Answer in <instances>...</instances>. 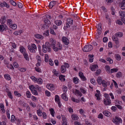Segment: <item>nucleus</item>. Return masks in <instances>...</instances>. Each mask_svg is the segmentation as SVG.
Returning <instances> with one entry per match:
<instances>
[{
    "mask_svg": "<svg viewBox=\"0 0 125 125\" xmlns=\"http://www.w3.org/2000/svg\"><path fill=\"white\" fill-rule=\"evenodd\" d=\"M29 88L32 94L35 95H37L38 94L37 91L36 90V89L39 91H40L41 90V88L38 85H36L35 87L33 85L29 86Z\"/></svg>",
    "mask_w": 125,
    "mask_h": 125,
    "instance_id": "obj_1",
    "label": "nucleus"
},
{
    "mask_svg": "<svg viewBox=\"0 0 125 125\" xmlns=\"http://www.w3.org/2000/svg\"><path fill=\"white\" fill-rule=\"evenodd\" d=\"M51 45L55 52H57L59 50H61L62 49L61 45L58 42L56 44L54 43H51Z\"/></svg>",
    "mask_w": 125,
    "mask_h": 125,
    "instance_id": "obj_2",
    "label": "nucleus"
},
{
    "mask_svg": "<svg viewBox=\"0 0 125 125\" xmlns=\"http://www.w3.org/2000/svg\"><path fill=\"white\" fill-rule=\"evenodd\" d=\"M51 44H49L48 42H46L45 43V45H42V50L44 53H46L47 51L48 52L51 51Z\"/></svg>",
    "mask_w": 125,
    "mask_h": 125,
    "instance_id": "obj_3",
    "label": "nucleus"
},
{
    "mask_svg": "<svg viewBox=\"0 0 125 125\" xmlns=\"http://www.w3.org/2000/svg\"><path fill=\"white\" fill-rule=\"evenodd\" d=\"M106 99L104 100V103L105 105H110L111 103V100L108 94H106L105 96Z\"/></svg>",
    "mask_w": 125,
    "mask_h": 125,
    "instance_id": "obj_4",
    "label": "nucleus"
},
{
    "mask_svg": "<svg viewBox=\"0 0 125 125\" xmlns=\"http://www.w3.org/2000/svg\"><path fill=\"white\" fill-rule=\"evenodd\" d=\"M93 49V47L92 45H87L85 46L83 50L84 52H86L90 51Z\"/></svg>",
    "mask_w": 125,
    "mask_h": 125,
    "instance_id": "obj_5",
    "label": "nucleus"
},
{
    "mask_svg": "<svg viewBox=\"0 0 125 125\" xmlns=\"http://www.w3.org/2000/svg\"><path fill=\"white\" fill-rule=\"evenodd\" d=\"M122 120L120 118L116 116L114 118L113 120V122L115 124L118 125L121 123Z\"/></svg>",
    "mask_w": 125,
    "mask_h": 125,
    "instance_id": "obj_6",
    "label": "nucleus"
},
{
    "mask_svg": "<svg viewBox=\"0 0 125 125\" xmlns=\"http://www.w3.org/2000/svg\"><path fill=\"white\" fill-rule=\"evenodd\" d=\"M8 29V27L5 24L0 25V30L1 32H3L4 31H6Z\"/></svg>",
    "mask_w": 125,
    "mask_h": 125,
    "instance_id": "obj_7",
    "label": "nucleus"
},
{
    "mask_svg": "<svg viewBox=\"0 0 125 125\" xmlns=\"http://www.w3.org/2000/svg\"><path fill=\"white\" fill-rule=\"evenodd\" d=\"M62 42L66 45H67L69 43V42L68 38L65 37H62Z\"/></svg>",
    "mask_w": 125,
    "mask_h": 125,
    "instance_id": "obj_8",
    "label": "nucleus"
},
{
    "mask_svg": "<svg viewBox=\"0 0 125 125\" xmlns=\"http://www.w3.org/2000/svg\"><path fill=\"white\" fill-rule=\"evenodd\" d=\"M47 87L48 89L51 90H53L54 89V86L52 84H48Z\"/></svg>",
    "mask_w": 125,
    "mask_h": 125,
    "instance_id": "obj_9",
    "label": "nucleus"
},
{
    "mask_svg": "<svg viewBox=\"0 0 125 125\" xmlns=\"http://www.w3.org/2000/svg\"><path fill=\"white\" fill-rule=\"evenodd\" d=\"M79 75L80 78L83 81H86V78L84 76L83 73L80 72L79 73Z\"/></svg>",
    "mask_w": 125,
    "mask_h": 125,
    "instance_id": "obj_10",
    "label": "nucleus"
},
{
    "mask_svg": "<svg viewBox=\"0 0 125 125\" xmlns=\"http://www.w3.org/2000/svg\"><path fill=\"white\" fill-rule=\"evenodd\" d=\"M57 2V1H51L49 4V7L50 8H52Z\"/></svg>",
    "mask_w": 125,
    "mask_h": 125,
    "instance_id": "obj_11",
    "label": "nucleus"
},
{
    "mask_svg": "<svg viewBox=\"0 0 125 125\" xmlns=\"http://www.w3.org/2000/svg\"><path fill=\"white\" fill-rule=\"evenodd\" d=\"M5 6L8 8L9 7V6L8 5L6 2H4L2 3L0 2V7L2 8Z\"/></svg>",
    "mask_w": 125,
    "mask_h": 125,
    "instance_id": "obj_12",
    "label": "nucleus"
},
{
    "mask_svg": "<svg viewBox=\"0 0 125 125\" xmlns=\"http://www.w3.org/2000/svg\"><path fill=\"white\" fill-rule=\"evenodd\" d=\"M119 6L122 9H125V0H123L120 4Z\"/></svg>",
    "mask_w": 125,
    "mask_h": 125,
    "instance_id": "obj_13",
    "label": "nucleus"
},
{
    "mask_svg": "<svg viewBox=\"0 0 125 125\" xmlns=\"http://www.w3.org/2000/svg\"><path fill=\"white\" fill-rule=\"evenodd\" d=\"M75 94L77 96L81 97L82 96V94L81 92L79 90L75 89Z\"/></svg>",
    "mask_w": 125,
    "mask_h": 125,
    "instance_id": "obj_14",
    "label": "nucleus"
},
{
    "mask_svg": "<svg viewBox=\"0 0 125 125\" xmlns=\"http://www.w3.org/2000/svg\"><path fill=\"white\" fill-rule=\"evenodd\" d=\"M96 91L97 93L95 94V96L97 98V99L98 100H100L101 99V98L100 97V92L98 90H97Z\"/></svg>",
    "mask_w": 125,
    "mask_h": 125,
    "instance_id": "obj_15",
    "label": "nucleus"
},
{
    "mask_svg": "<svg viewBox=\"0 0 125 125\" xmlns=\"http://www.w3.org/2000/svg\"><path fill=\"white\" fill-rule=\"evenodd\" d=\"M103 113L104 115L108 117H110L111 115V113L107 111H104Z\"/></svg>",
    "mask_w": 125,
    "mask_h": 125,
    "instance_id": "obj_16",
    "label": "nucleus"
},
{
    "mask_svg": "<svg viewBox=\"0 0 125 125\" xmlns=\"http://www.w3.org/2000/svg\"><path fill=\"white\" fill-rule=\"evenodd\" d=\"M103 86L104 87H107V85L108 84L109 85L110 84V82H106V81L104 80L102 81V83Z\"/></svg>",
    "mask_w": 125,
    "mask_h": 125,
    "instance_id": "obj_17",
    "label": "nucleus"
},
{
    "mask_svg": "<svg viewBox=\"0 0 125 125\" xmlns=\"http://www.w3.org/2000/svg\"><path fill=\"white\" fill-rule=\"evenodd\" d=\"M98 68V66L96 65H93L91 66L90 69L92 71H95Z\"/></svg>",
    "mask_w": 125,
    "mask_h": 125,
    "instance_id": "obj_18",
    "label": "nucleus"
},
{
    "mask_svg": "<svg viewBox=\"0 0 125 125\" xmlns=\"http://www.w3.org/2000/svg\"><path fill=\"white\" fill-rule=\"evenodd\" d=\"M6 21V18L5 16H3L1 17L0 20V23L1 24H4Z\"/></svg>",
    "mask_w": 125,
    "mask_h": 125,
    "instance_id": "obj_19",
    "label": "nucleus"
},
{
    "mask_svg": "<svg viewBox=\"0 0 125 125\" xmlns=\"http://www.w3.org/2000/svg\"><path fill=\"white\" fill-rule=\"evenodd\" d=\"M44 22L45 23V24L46 27H48L49 26V25L51 23V22L48 19H47L44 20Z\"/></svg>",
    "mask_w": 125,
    "mask_h": 125,
    "instance_id": "obj_20",
    "label": "nucleus"
},
{
    "mask_svg": "<svg viewBox=\"0 0 125 125\" xmlns=\"http://www.w3.org/2000/svg\"><path fill=\"white\" fill-rule=\"evenodd\" d=\"M28 48L31 52L33 53H35L36 52L35 50L32 48V47H31L30 45H28Z\"/></svg>",
    "mask_w": 125,
    "mask_h": 125,
    "instance_id": "obj_21",
    "label": "nucleus"
},
{
    "mask_svg": "<svg viewBox=\"0 0 125 125\" xmlns=\"http://www.w3.org/2000/svg\"><path fill=\"white\" fill-rule=\"evenodd\" d=\"M112 39L113 40L115 41V43L116 44H118L119 41H118V39L116 37H115V36H113L112 37Z\"/></svg>",
    "mask_w": 125,
    "mask_h": 125,
    "instance_id": "obj_22",
    "label": "nucleus"
},
{
    "mask_svg": "<svg viewBox=\"0 0 125 125\" xmlns=\"http://www.w3.org/2000/svg\"><path fill=\"white\" fill-rule=\"evenodd\" d=\"M115 57L118 61H119L121 59V57L118 54H116L115 55Z\"/></svg>",
    "mask_w": 125,
    "mask_h": 125,
    "instance_id": "obj_23",
    "label": "nucleus"
},
{
    "mask_svg": "<svg viewBox=\"0 0 125 125\" xmlns=\"http://www.w3.org/2000/svg\"><path fill=\"white\" fill-rule=\"evenodd\" d=\"M34 36L37 38L40 39L41 40H42L43 38V37L42 35L40 34H36L34 35Z\"/></svg>",
    "mask_w": 125,
    "mask_h": 125,
    "instance_id": "obj_24",
    "label": "nucleus"
},
{
    "mask_svg": "<svg viewBox=\"0 0 125 125\" xmlns=\"http://www.w3.org/2000/svg\"><path fill=\"white\" fill-rule=\"evenodd\" d=\"M115 35L117 37H121L122 36L123 33L121 32H118L115 34Z\"/></svg>",
    "mask_w": 125,
    "mask_h": 125,
    "instance_id": "obj_25",
    "label": "nucleus"
},
{
    "mask_svg": "<svg viewBox=\"0 0 125 125\" xmlns=\"http://www.w3.org/2000/svg\"><path fill=\"white\" fill-rule=\"evenodd\" d=\"M20 51L22 53L24 54L25 53L26 50L23 46H21L20 47Z\"/></svg>",
    "mask_w": 125,
    "mask_h": 125,
    "instance_id": "obj_26",
    "label": "nucleus"
},
{
    "mask_svg": "<svg viewBox=\"0 0 125 125\" xmlns=\"http://www.w3.org/2000/svg\"><path fill=\"white\" fill-rule=\"evenodd\" d=\"M62 97L63 99L65 101H67L68 100V98L66 96V94L65 93H64L62 94Z\"/></svg>",
    "mask_w": 125,
    "mask_h": 125,
    "instance_id": "obj_27",
    "label": "nucleus"
},
{
    "mask_svg": "<svg viewBox=\"0 0 125 125\" xmlns=\"http://www.w3.org/2000/svg\"><path fill=\"white\" fill-rule=\"evenodd\" d=\"M63 122L62 123V125H67V120L66 118L64 117H62Z\"/></svg>",
    "mask_w": 125,
    "mask_h": 125,
    "instance_id": "obj_28",
    "label": "nucleus"
},
{
    "mask_svg": "<svg viewBox=\"0 0 125 125\" xmlns=\"http://www.w3.org/2000/svg\"><path fill=\"white\" fill-rule=\"evenodd\" d=\"M61 72L63 73L66 71V67L64 65H62L61 67Z\"/></svg>",
    "mask_w": 125,
    "mask_h": 125,
    "instance_id": "obj_29",
    "label": "nucleus"
},
{
    "mask_svg": "<svg viewBox=\"0 0 125 125\" xmlns=\"http://www.w3.org/2000/svg\"><path fill=\"white\" fill-rule=\"evenodd\" d=\"M55 23L56 25L58 26H59L62 24V21L60 20H57L55 21Z\"/></svg>",
    "mask_w": 125,
    "mask_h": 125,
    "instance_id": "obj_30",
    "label": "nucleus"
},
{
    "mask_svg": "<svg viewBox=\"0 0 125 125\" xmlns=\"http://www.w3.org/2000/svg\"><path fill=\"white\" fill-rule=\"evenodd\" d=\"M73 81L75 84H77L79 83V79L77 77H74L73 78Z\"/></svg>",
    "mask_w": 125,
    "mask_h": 125,
    "instance_id": "obj_31",
    "label": "nucleus"
},
{
    "mask_svg": "<svg viewBox=\"0 0 125 125\" xmlns=\"http://www.w3.org/2000/svg\"><path fill=\"white\" fill-rule=\"evenodd\" d=\"M4 77L5 79L8 80H10L11 79L10 75L8 74H4Z\"/></svg>",
    "mask_w": 125,
    "mask_h": 125,
    "instance_id": "obj_32",
    "label": "nucleus"
},
{
    "mask_svg": "<svg viewBox=\"0 0 125 125\" xmlns=\"http://www.w3.org/2000/svg\"><path fill=\"white\" fill-rule=\"evenodd\" d=\"M65 77V76L61 75L59 76V79L62 81H64L65 80L64 78Z\"/></svg>",
    "mask_w": 125,
    "mask_h": 125,
    "instance_id": "obj_33",
    "label": "nucleus"
},
{
    "mask_svg": "<svg viewBox=\"0 0 125 125\" xmlns=\"http://www.w3.org/2000/svg\"><path fill=\"white\" fill-rule=\"evenodd\" d=\"M24 57L25 59L27 61H29V57L27 53L26 52L24 53L23 54Z\"/></svg>",
    "mask_w": 125,
    "mask_h": 125,
    "instance_id": "obj_34",
    "label": "nucleus"
},
{
    "mask_svg": "<svg viewBox=\"0 0 125 125\" xmlns=\"http://www.w3.org/2000/svg\"><path fill=\"white\" fill-rule=\"evenodd\" d=\"M72 119L74 120H77L78 119V117L75 114H73L72 116Z\"/></svg>",
    "mask_w": 125,
    "mask_h": 125,
    "instance_id": "obj_35",
    "label": "nucleus"
},
{
    "mask_svg": "<svg viewBox=\"0 0 125 125\" xmlns=\"http://www.w3.org/2000/svg\"><path fill=\"white\" fill-rule=\"evenodd\" d=\"M97 82L98 84L101 85L102 83V78L101 77H99L97 79Z\"/></svg>",
    "mask_w": 125,
    "mask_h": 125,
    "instance_id": "obj_36",
    "label": "nucleus"
},
{
    "mask_svg": "<svg viewBox=\"0 0 125 125\" xmlns=\"http://www.w3.org/2000/svg\"><path fill=\"white\" fill-rule=\"evenodd\" d=\"M67 22L68 23L70 26L72 25L73 23V20L72 19L68 18L67 20Z\"/></svg>",
    "mask_w": 125,
    "mask_h": 125,
    "instance_id": "obj_37",
    "label": "nucleus"
},
{
    "mask_svg": "<svg viewBox=\"0 0 125 125\" xmlns=\"http://www.w3.org/2000/svg\"><path fill=\"white\" fill-rule=\"evenodd\" d=\"M7 95L11 99H13V97L11 92L8 91H7Z\"/></svg>",
    "mask_w": 125,
    "mask_h": 125,
    "instance_id": "obj_38",
    "label": "nucleus"
},
{
    "mask_svg": "<svg viewBox=\"0 0 125 125\" xmlns=\"http://www.w3.org/2000/svg\"><path fill=\"white\" fill-rule=\"evenodd\" d=\"M36 81L38 84H41L42 83V80L40 78H38Z\"/></svg>",
    "mask_w": 125,
    "mask_h": 125,
    "instance_id": "obj_39",
    "label": "nucleus"
},
{
    "mask_svg": "<svg viewBox=\"0 0 125 125\" xmlns=\"http://www.w3.org/2000/svg\"><path fill=\"white\" fill-rule=\"evenodd\" d=\"M105 69L106 71L108 73H111V70H110V68L109 66L107 65L106 66H105Z\"/></svg>",
    "mask_w": 125,
    "mask_h": 125,
    "instance_id": "obj_40",
    "label": "nucleus"
},
{
    "mask_svg": "<svg viewBox=\"0 0 125 125\" xmlns=\"http://www.w3.org/2000/svg\"><path fill=\"white\" fill-rule=\"evenodd\" d=\"M26 96L28 98H31V94L29 91H26Z\"/></svg>",
    "mask_w": 125,
    "mask_h": 125,
    "instance_id": "obj_41",
    "label": "nucleus"
},
{
    "mask_svg": "<svg viewBox=\"0 0 125 125\" xmlns=\"http://www.w3.org/2000/svg\"><path fill=\"white\" fill-rule=\"evenodd\" d=\"M50 114L52 115L53 116H54V114L55 113V112L54 109L53 108H51L50 109Z\"/></svg>",
    "mask_w": 125,
    "mask_h": 125,
    "instance_id": "obj_42",
    "label": "nucleus"
},
{
    "mask_svg": "<svg viewBox=\"0 0 125 125\" xmlns=\"http://www.w3.org/2000/svg\"><path fill=\"white\" fill-rule=\"evenodd\" d=\"M10 27L12 28L13 29H16L17 27L16 25L15 24H11L9 26Z\"/></svg>",
    "mask_w": 125,
    "mask_h": 125,
    "instance_id": "obj_43",
    "label": "nucleus"
},
{
    "mask_svg": "<svg viewBox=\"0 0 125 125\" xmlns=\"http://www.w3.org/2000/svg\"><path fill=\"white\" fill-rule=\"evenodd\" d=\"M70 25L68 24V23H66L63 29L65 30L67 29L68 28H69L70 26Z\"/></svg>",
    "mask_w": 125,
    "mask_h": 125,
    "instance_id": "obj_44",
    "label": "nucleus"
},
{
    "mask_svg": "<svg viewBox=\"0 0 125 125\" xmlns=\"http://www.w3.org/2000/svg\"><path fill=\"white\" fill-rule=\"evenodd\" d=\"M49 58V57L48 55L47 54H45L44 58V60L45 62H48Z\"/></svg>",
    "mask_w": 125,
    "mask_h": 125,
    "instance_id": "obj_45",
    "label": "nucleus"
},
{
    "mask_svg": "<svg viewBox=\"0 0 125 125\" xmlns=\"http://www.w3.org/2000/svg\"><path fill=\"white\" fill-rule=\"evenodd\" d=\"M50 33L54 35H56V33L54 32L53 29L52 28H50Z\"/></svg>",
    "mask_w": 125,
    "mask_h": 125,
    "instance_id": "obj_46",
    "label": "nucleus"
},
{
    "mask_svg": "<svg viewBox=\"0 0 125 125\" xmlns=\"http://www.w3.org/2000/svg\"><path fill=\"white\" fill-rule=\"evenodd\" d=\"M55 100L56 102H57L60 101L59 98V97L58 95H55Z\"/></svg>",
    "mask_w": 125,
    "mask_h": 125,
    "instance_id": "obj_47",
    "label": "nucleus"
},
{
    "mask_svg": "<svg viewBox=\"0 0 125 125\" xmlns=\"http://www.w3.org/2000/svg\"><path fill=\"white\" fill-rule=\"evenodd\" d=\"M71 100L73 102L77 103H79L80 102L79 100L77 99H76L75 98L73 97L72 98Z\"/></svg>",
    "mask_w": 125,
    "mask_h": 125,
    "instance_id": "obj_48",
    "label": "nucleus"
},
{
    "mask_svg": "<svg viewBox=\"0 0 125 125\" xmlns=\"http://www.w3.org/2000/svg\"><path fill=\"white\" fill-rule=\"evenodd\" d=\"M7 24L8 25L10 26L12 23V21L10 19H8L7 20Z\"/></svg>",
    "mask_w": 125,
    "mask_h": 125,
    "instance_id": "obj_49",
    "label": "nucleus"
},
{
    "mask_svg": "<svg viewBox=\"0 0 125 125\" xmlns=\"http://www.w3.org/2000/svg\"><path fill=\"white\" fill-rule=\"evenodd\" d=\"M101 26V23H99L97 25L96 27L97 28V30H102Z\"/></svg>",
    "mask_w": 125,
    "mask_h": 125,
    "instance_id": "obj_50",
    "label": "nucleus"
},
{
    "mask_svg": "<svg viewBox=\"0 0 125 125\" xmlns=\"http://www.w3.org/2000/svg\"><path fill=\"white\" fill-rule=\"evenodd\" d=\"M14 94L18 97H20L21 96V95L20 93H19L17 91H15L14 92Z\"/></svg>",
    "mask_w": 125,
    "mask_h": 125,
    "instance_id": "obj_51",
    "label": "nucleus"
},
{
    "mask_svg": "<svg viewBox=\"0 0 125 125\" xmlns=\"http://www.w3.org/2000/svg\"><path fill=\"white\" fill-rule=\"evenodd\" d=\"M118 71V69L117 68L112 69H111V73L114 72H116Z\"/></svg>",
    "mask_w": 125,
    "mask_h": 125,
    "instance_id": "obj_52",
    "label": "nucleus"
},
{
    "mask_svg": "<svg viewBox=\"0 0 125 125\" xmlns=\"http://www.w3.org/2000/svg\"><path fill=\"white\" fill-rule=\"evenodd\" d=\"M67 87L64 85H63L62 87V89L63 90V92L64 93L66 92L67 91Z\"/></svg>",
    "mask_w": 125,
    "mask_h": 125,
    "instance_id": "obj_53",
    "label": "nucleus"
},
{
    "mask_svg": "<svg viewBox=\"0 0 125 125\" xmlns=\"http://www.w3.org/2000/svg\"><path fill=\"white\" fill-rule=\"evenodd\" d=\"M37 113L38 115L39 116H41L42 115V112L40 110H37Z\"/></svg>",
    "mask_w": 125,
    "mask_h": 125,
    "instance_id": "obj_54",
    "label": "nucleus"
},
{
    "mask_svg": "<svg viewBox=\"0 0 125 125\" xmlns=\"http://www.w3.org/2000/svg\"><path fill=\"white\" fill-rule=\"evenodd\" d=\"M41 28L43 30H44L46 28H47L48 27H46V26L45 25L42 24L41 25Z\"/></svg>",
    "mask_w": 125,
    "mask_h": 125,
    "instance_id": "obj_55",
    "label": "nucleus"
},
{
    "mask_svg": "<svg viewBox=\"0 0 125 125\" xmlns=\"http://www.w3.org/2000/svg\"><path fill=\"white\" fill-rule=\"evenodd\" d=\"M10 2L11 4L14 6H15L16 5V3L13 0H10Z\"/></svg>",
    "mask_w": 125,
    "mask_h": 125,
    "instance_id": "obj_56",
    "label": "nucleus"
},
{
    "mask_svg": "<svg viewBox=\"0 0 125 125\" xmlns=\"http://www.w3.org/2000/svg\"><path fill=\"white\" fill-rule=\"evenodd\" d=\"M105 18L106 20L109 22H110V19L109 18V17L108 15L107 14H105Z\"/></svg>",
    "mask_w": 125,
    "mask_h": 125,
    "instance_id": "obj_57",
    "label": "nucleus"
},
{
    "mask_svg": "<svg viewBox=\"0 0 125 125\" xmlns=\"http://www.w3.org/2000/svg\"><path fill=\"white\" fill-rule=\"evenodd\" d=\"M15 116L13 115H11V122H13L15 121Z\"/></svg>",
    "mask_w": 125,
    "mask_h": 125,
    "instance_id": "obj_58",
    "label": "nucleus"
},
{
    "mask_svg": "<svg viewBox=\"0 0 125 125\" xmlns=\"http://www.w3.org/2000/svg\"><path fill=\"white\" fill-rule=\"evenodd\" d=\"M35 69L36 71L39 73L41 72V69L39 67H35Z\"/></svg>",
    "mask_w": 125,
    "mask_h": 125,
    "instance_id": "obj_59",
    "label": "nucleus"
},
{
    "mask_svg": "<svg viewBox=\"0 0 125 125\" xmlns=\"http://www.w3.org/2000/svg\"><path fill=\"white\" fill-rule=\"evenodd\" d=\"M43 35H45L46 36H48L49 35V31L47 30L46 31L43 33Z\"/></svg>",
    "mask_w": 125,
    "mask_h": 125,
    "instance_id": "obj_60",
    "label": "nucleus"
},
{
    "mask_svg": "<svg viewBox=\"0 0 125 125\" xmlns=\"http://www.w3.org/2000/svg\"><path fill=\"white\" fill-rule=\"evenodd\" d=\"M81 92L83 94H85L86 93V91L83 88H81L80 89Z\"/></svg>",
    "mask_w": 125,
    "mask_h": 125,
    "instance_id": "obj_61",
    "label": "nucleus"
},
{
    "mask_svg": "<svg viewBox=\"0 0 125 125\" xmlns=\"http://www.w3.org/2000/svg\"><path fill=\"white\" fill-rule=\"evenodd\" d=\"M52 72L56 76H58L59 73L55 69L53 70L52 71Z\"/></svg>",
    "mask_w": 125,
    "mask_h": 125,
    "instance_id": "obj_62",
    "label": "nucleus"
},
{
    "mask_svg": "<svg viewBox=\"0 0 125 125\" xmlns=\"http://www.w3.org/2000/svg\"><path fill=\"white\" fill-rule=\"evenodd\" d=\"M19 70L22 72H25L26 70L25 68H19L18 69Z\"/></svg>",
    "mask_w": 125,
    "mask_h": 125,
    "instance_id": "obj_63",
    "label": "nucleus"
},
{
    "mask_svg": "<svg viewBox=\"0 0 125 125\" xmlns=\"http://www.w3.org/2000/svg\"><path fill=\"white\" fill-rule=\"evenodd\" d=\"M120 15L124 18L125 16V13L124 11H122L120 13Z\"/></svg>",
    "mask_w": 125,
    "mask_h": 125,
    "instance_id": "obj_64",
    "label": "nucleus"
}]
</instances>
